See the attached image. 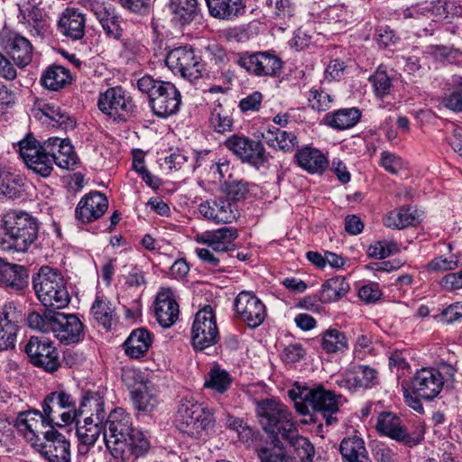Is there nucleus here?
Returning a JSON list of instances; mask_svg holds the SVG:
<instances>
[{"label":"nucleus","mask_w":462,"mask_h":462,"mask_svg":"<svg viewBox=\"0 0 462 462\" xmlns=\"http://www.w3.org/2000/svg\"><path fill=\"white\" fill-rule=\"evenodd\" d=\"M263 138L270 147L283 152H292L298 146V138L294 133L278 128L268 129Z\"/></svg>","instance_id":"nucleus-39"},{"label":"nucleus","mask_w":462,"mask_h":462,"mask_svg":"<svg viewBox=\"0 0 462 462\" xmlns=\"http://www.w3.org/2000/svg\"><path fill=\"white\" fill-rule=\"evenodd\" d=\"M308 101L312 109L319 112L327 111L333 104V97L323 90L311 89Z\"/></svg>","instance_id":"nucleus-55"},{"label":"nucleus","mask_w":462,"mask_h":462,"mask_svg":"<svg viewBox=\"0 0 462 462\" xmlns=\"http://www.w3.org/2000/svg\"><path fill=\"white\" fill-rule=\"evenodd\" d=\"M39 225L35 217L24 211L9 210L1 217L0 248L25 253L36 241Z\"/></svg>","instance_id":"nucleus-4"},{"label":"nucleus","mask_w":462,"mask_h":462,"mask_svg":"<svg viewBox=\"0 0 462 462\" xmlns=\"http://www.w3.org/2000/svg\"><path fill=\"white\" fill-rule=\"evenodd\" d=\"M104 400L97 393L88 392L82 398L77 418L81 416L94 418L97 423H104L106 420V412L104 409Z\"/></svg>","instance_id":"nucleus-34"},{"label":"nucleus","mask_w":462,"mask_h":462,"mask_svg":"<svg viewBox=\"0 0 462 462\" xmlns=\"http://www.w3.org/2000/svg\"><path fill=\"white\" fill-rule=\"evenodd\" d=\"M350 290L349 283L342 276L328 279L321 288V299L324 302L337 301L346 296Z\"/></svg>","instance_id":"nucleus-43"},{"label":"nucleus","mask_w":462,"mask_h":462,"mask_svg":"<svg viewBox=\"0 0 462 462\" xmlns=\"http://www.w3.org/2000/svg\"><path fill=\"white\" fill-rule=\"evenodd\" d=\"M42 412L28 411L20 413L16 420L18 431H25L31 440L35 433H42L47 427L62 428L77 420V409L72 396L63 390L50 393L42 402Z\"/></svg>","instance_id":"nucleus-1"},{"label":"nucleus","mask_w":462,"mask_h":462,"mask_svg":"<svg viewBox=\"0 0 462 462\" xmlns=\"http://www.w3.org/2000/svg\"><path fill=\"white\" fill-rule=\"evenodd\" d=\"M152 342L151 333L147 329L140 328L131 332L123 346L126 356L133 359H138L146 355Z\"/></svg>","instance_id":"nucleus-30"},{"label":"nucleus","mask_w":462,"mask_h":462,"mask_svg":"<svg viewBox=\"0 0 462 462\" xmlns=\"http://www.w3.org/2000/svg\"><path fill=\"white\" fill-rule=\"evenodd\" d=\"M234 308L236 316L253 328L259 327L266 318L265 305L252 291H244L238 293Z\"/></svg>","instance_id":"nucleus-19"},{"label":"nucleus","mask_w":462,"mask_h":462,"mask_svg":"<svg viewBox=\"0 0 462 462\" xmlns=\"http://www.w3.org/2000/svg\"><path fill=\"white\" fill-rule=\"evenodd\" d=\"M0 45L11 55L19 68H24L32 60V45L17 32L4 28L0 32Z\"/></svg>","instance_id":"nucleus-20"},{"label":"nucleus","mask_w":462,"mask_h":462,"mask_svg":"<svg viewBox=\"0 0 462 462\" xmlns=\"http://www.w3.org/2000/svg\"><path fill=\"white\" fill-rule=\"evenodd\" d=\"M34 37H42L47 32V23L43 16L21 23Z\"/></svg>","instance_id":"nucleus-64"},{"label":"nucleus","mask_w":462,"mask_h":462,"mask_svg":"<svg viewBox=\"0 0 462 462\" xmlns=\"http://www.w3.org/2000/svg\"><path fill=\"white\" fill-rule=\"evenodd\" d=\"M24 351L32 365L42 368L48 373H54L60 366L56 346L45 337H31L25 345Z\"/></svg>","instance_id":"nucleus-13"},{"label":"nucleus","mask_w":462,"mask_h":462,"mask_svg":"<svg viewBox=\"0 0 462 462\" xmlns=\"http://www.w3.org/2000/svg\"><path fill=\"white\" fill-rule=\"evenodd\" d=\"M300 167L311 173L323 171L328 166V160L318 149L305 147L295 154Z\"/></svg>","instance_id":"nucleus-36"},{"label":"nucleus","mask_w":462,"mask_h":462,"mask_svg":"<svg viewBox=\"0 0 462 462\" xmlns=\"http://www.w3.org/2000/svg\"><path fill=\"white\" fill-rule=\"evenodd\" d=\"M273 7L272 18L280 30L284 31L295 23L297 6L291 0H266Z\"/></svg>","instance_id":"nucleus-29"},{"label":"nucleus","mask_w":462,"mask_h":462,"mask_svg":"<svg viewBox=\"0 0 462 462\" xmlns=\"http://www.w3.org/2000/svg\"><path fill=\"white\" fill-rule=\"evenodd\" d=\"M459 266L458 259L452 255L450 258L443 256L436 257L428 264V270L430 272H445L455 270Z\"/></svg>","instance_id":"nucleus-60"},{"label":"nucleus","mask_w":462,"mask_h":462,"mask_svg":"<svg viewBox=\"0 0 462 462\" xmlns=\"http://www.w3.org/2000/svg\"><path fill=\"white\" fill-rule=\"evenodd\" d=\"M131 397L135 408L145 412L152 411L158 403L157 397L143 383H140L131 391Z\"/></svg>","instance_id":"nucleus-47"},{"label":"nucleus","mask_w":462,"mask_h":462,"mask_svg":"<svg viewBox=\"0 0 462 462\" xmlns=\"http://www.w3.org/2000/svg\"><path fill=\"white\" fill-rule=\"evenodd\" d=\"M444 384L439 370L421 368L412 377L411 389L417 397L432 400L439 395Z\"/></svg>","instance_id":"nucleus-21"},{"label":"nucleus","mask_w":462,"mask_h":462,"mask_svg":"<svg viewBox=\"0 0 462 462\" xmlns=\"http://www.w3.org/2000/svg\"><path fill=\"white\" fill-rule=\"evenodd\" d=\"M199 211L205 218L223 224L232 223L237 215L236 204L222 197L200 203Z\"/></svg>","instance_id":"nucleus-24"},{"label":"nucleus","mask_w":462,"mask_h":462,"mask_svg":"<svg viewBox=\"0 0 462 462\" xmlns=\"http://www.w3.org/2000/svg\"><path fill=\"white\" fill-rule=\"evenodd\" d=\"M361 118V112L356 107L338 109L333 113H328L325 124L334 129L345 130L355 126Z\"/></svg>","instance_id":"nucleus-35"},{"label":"nucleus","mask_w":462,"mask_h":462,"mask_svg":"<svg viewBox=\"0 0 462 462\" xmlns=\"http://www.w3.org/2000/svg\"><path fill=\"white\" fill-rule=\"evenodd\" d=\"M290 398L294 402L297 411L302 415L309 414L310 411L319 412L325 419L327 425L337 422L334 416L342 404V395L326 390L322 385L316 387H297L289 391Z\"/></svg>","instance_id":"nucleus-6"},{"label":"nucleus","mask_w":462,"mask_h":462,"mask_svg":"<svg viewBox=\"0 0 462 462\" xmlns=\"http://www.w3.org/2000/svg\"><path fill=\"white\" fill-rule=\"evenodd\" d=\"M169 8L175 19L188 23L197 16L199 3L198 0H170Z\"/></svg>","instance_id":"nucleus-45"},{"label":"nucleus","mask_w":462,"mask_h":462,"mask_svg":"<svg viewBox=\"0 0 462 462\" xmlns=\"http://www.w3.org/2000/svg\"><path fill=\"white\" fill-rule=\"evenodd\" d=\"M98 108L114 119L125 120L134 113L135 105L131 96L121 87L107 88L100 93L97 101Z\"/></svg>","instance_id":"nucleus-14"},{"label":"nucleus","mask_w":462,"mask_h":462,"mask_svg":"<svg viewBox=\"0 0 462 462\" xmlns=\"http://www.w3.org/2000/svg\"><path fill=\"white\" fill-rule=\"evenodd\" d=\"M226 146L242 162L256 168L263 166L268 162V154L259 141L234 134L226 140Z\"/></svg>","instance_id":"nucleus-18"},{"label":"nucleus","mask_w":462,"mask_h":462,"mask_svg":"<svg viewBox=\"0 0 462 462\" xmlns=\"http://www.w3.org/2000/svg\"><path fill=\"white\" fill-rule=\"evenodd\" d=\"M136 87L149 96L150 105L155 116L166 118L178 112L181 96L172 83L144 75L137 80Z\"/></svg>","instance_id":"nucleus-7"},{"label":"nucleus","mask_w":462,"mask_h":462,"mask_svg":"<svg viewBox=\"0 0 462 462\" xmlns=\"http://www.w3.org/2000/svg\"><path fill=\"white\" fill-rule=\"evenodd\" d=\"M28 326L43 333L52 332L64 345L76 344L84 338V326L74 314H64L51 310L42 313L32 311L27 316Z\"/></svg>","instance_id":"nucleus-5"},{"label":"nucleus","mask_w":462,"mask_h":462,"mask_svg":"<svg viewBox=\"0 0 462 462\" xmlns=\"http://www.w3.org/2000/svg\"><path fill=\"white\" fill-rule=\"evenodd\" d=\"M72 80L69 69L60 65H51L42 72L40 81L46 89L60 91L70 85Z\"/></svg>","instance_id":"nucleus-32"},{"label":"nucleus","mask_w":462,"mask_h":462,"mask_svg":"<svg viewBox=\"0 0 462 462\" xmlns=\"http://www.w3.org/2000/svg\"><path fill=\"white\" fill-rule=\"evenodd\" d=\"M440 104L454 113H462V77L457 78L441 97Z\"/></svg>","instance_id":"nucleus-49"},{"label":"nucleus","mask_w":462,"mask_h":462,"mask_svg":"<svg viewBox=\"0 0 462 462\" xmlns=\"http://www.w3.org/2000/svg\"><path fill=\"white\" fill-rule=\"evenodd\" d=\"M23 192V179L19 175L0 169V196L7 199H16L20 198Z\"/></svg>","instance_id":"nucleus-44"},{"label":"nucleus","mask_w":462,"mask_h":462,"mask_svg":"<svg viewBox=\"0 0 462 462\" xmlns=\"http://www.w3.org/2000/svg\"><path fill=\"white\" fill-rule=\"evenodd\" d=\"M22 312L14 301H6L0 308V322L19 328Z\"/></svg>","instance_id":"nucleus-54"},{"label":"nucleus","mask_w":462,"mask_h":462,"mask_svg":"<svg viewBox=\"0 0 462 462\" xmlns=\"http://www.w3.org/2000/svg\"><path fill=\"white\" fill-rule=\"evenodd\" d=\"M237 63L256 77H276L282 69V60L270 51L246 52L239 58Z\"/></svg>","instance_id":"nucleus-16"},{"label":"nucleus","mask_w":462,"mask_h":462,"mask_svg":"<svg viewBox=\"0 0 462 462\" xmlns=\"http://www.w3.org/2000/svg\"><path fill=\"white\" fill-rule=\"evenodd\" d=\"M378 383V372L367 365H355L346 370L343 379L338 383L341 387L350 391L369 389Z\"/></svg>","instance_id":"nucleus-25"},{"label":"nucleus","mask_w":462,"mask_h":462,"mask_svg":"<svg viewBox=\"0 0 462 462\" xmlns=\"http://www.w3.org/2000/svg\"><path fill=\"white\" fill-rule=\"evenodd\" d=\"M232 381L233 379L227 371L220 368L219 365H214L208 373L204 387L217 393H224L229 389Z\"/></svg>","instance_id":"nucleus-46"},{"label":"nucleus","mask_w":462,"mask_h":462,"mask_svg":"<svg viewBox=\"0 0 462 462\" xmlns=\"http://www.w3.org/2000/svg\"><path fill=\"white\" fill-rule=\"evenodd\" d=\"M178 430L190 437H199L203 431L213 427L214 419L210 411L192 398H182L175 415Z\"/></svg>","instance_id":"nucleus-9"},{"label":"nucleus","mask_w":462,"mask_h":462,"mask_svg":"<svg viewBox=\"0 0 462 462\" xmlns=\"http://www.w3.org/2000/svg\"><path fill=\"white\" fill-rule=\"evenodd\" d=\"M306 350L300 343L290 344L286 346L282 353V360L286 365H292L304 358Z\"/></svg>","instance_id":"nucleus-58"},{"label":"nucleus","mask_w":462,"mask_h":462,"mask_svg":"<svg viewBox=\"0 0 462 462\" xmlns=\"http://www.w3.org/2000/svg\"><path fill=\"white\" fill-rule=\"evenodd\" d=\"M19 328L0 322V351L14 349Z\"/></svg>","instance_id":"nucleus-57"},{"label":"nucleus","mask_w":462,"mask_h":462,"mask_svg":"<svg viewBox=\"0 0 462 462\" xmlns=\"http://www.w3.org/2000/svg\"><path fill=\"white\" fill-rule=\"evenodd\" d=\"M376 430L382 435L387 436L409 447L418 445L423 439L420 432H409L402 420L390 411L379 414L376 422Z\"/></svg>","instance_id":"nucleus-17"},{"label":"nucleus","mask_w":462,"mask_h":462,"mask_svg":"<svg viewBox=\"0 0 462 462\" xmlns=\"http://www.w3.org/2000/svg\"><path fill=\"white\" fill-rule=\"evenodd\" d=\"M382 296V291L377 283H370L362 286L358 291V297L365 303H374Z\"/></svg>","instance_id":"nucleus-62"},{"label":"nucleus","mask_w":462,"mask_h":462,"mask_svg":"<svg viewBox=\"0 0 462 462\" xmlns=\"http://www.w3.org/2000/svg\"><path fill=\"white\" fill-rule=\"evenodd\" d=\"M208 122L210 127L217 133L224 134L232 130L233 119L230 116L229 111L220 103L215 105L211 109Z\"/></svg>","instance_id":"nucleus-48"},{"label":"nucleus","mask_w":462,"mask_h":462,"mask_svg":"<svg viewBox=\"0 0 462 462\" xmlns=\"http://www.w3.org/2000/svg\"><path fill=\"white\" fill-rule=\"evenodd\" d=\"M108 208L106 197L99 191H91L79 202L75 215L82 223H91L101 217Z\"/></svg>","instance_id":"nucleus-23"},{"label":"nucleus","mask_w":462,"mask_h":462,"mask_svg":"<svg viewBox=\"0 0 462 462\" xmlns=\"http://www.w3.org/2000/svg\"><path fill=\"white\" fill-rule=\"evenodd\" d=\"M105 421L104 439L116 462H134L148 451L149 440L132 427L131 417L124 409H115Z\"/></svg>","instance_id":"nucleus-2"},{"label":"nucleus","mask_w":462,"mask_h":462,"mask_svg":"<svg viewBox=\"0 0 462 462\" xmlns=\"http://www.w3.org/2000/svg\"><path fill=\"white\" fill-rule=\"evenodd\" d=\"M237 230L232 227H222L211 232H206L197 238V241L207 245L217 253H225L235 250V240L237 238Z\"/></svg>","instance_id":"nucleus-27"},{"label":"nucleus","mask_w":462,"mask_h":462,"mask_svg":"<svg viewBox=\"0 0 462 462\" xmlns=\"http://www.w3.org/2000/svg\"><path fill=\"white\" fill-rule=\"evenodd\" d=\"M222 190L226 196V199L236 203V201L245 199L249 189L248 183L244 180H225L222 185Z\"/></svg>","instance_id":"nucleus-53"},{"label":"nucleus","mask_w":462,"mask_h":462,"mask_svg":"<svg viewBox=\"0 0 462 462\" xmlns=\"http://www.w3.org/2000/svg\"><path fill=\"white\" fill-rule=\"evenodd\" d=\"M37 298L45 306L62 309L70 301L69 293L63 275L55 269L42 266L32 278Z\"/></svg>","instance_id":"nucleus-8"},{"label":"nucleus","mask_w":462,"mask_h":462,"mask_svg":"<svg viewBox=\"0 0 462 462\" xmlns=\"http://www.w3.org/2000/svg\"><path fill=\"white\" fill-rule=\"evenodd\" d=\"M369 80L372 82L376 97L382 98L390 95L393 88L392 79L384 69H377L376 71L370 76Z\"/></svg>","instance_id":"nucleus-52"},{"label":"nucleus","mask_w":462,"mask_h":462,"mask_svg":"<svg viewBox=\"0 0 462 462\" xmlns=\"http://www.w3.org/2000/svg\"><path fill=\"white\" fill-rule=\"evenodd\" d=\"M154 314L158 323L164 328L171 327L178 320L180 308L171 289L162 288L158 291Z\"/></svg>","instance_id":"nucleus-22"},{"label":"nucleus","mask_w":462,"mask_h":462,"mask_svg":"<svg viewBox=\"0 0 462 462\" xmlns=\"http://www.w3.org/2000/svg\"><path fill=\"white\" fill-rule=\"evenodd\" d=\"M320 346L329 355L343 353L348 348V340L344 332L329 328L320 335Z\"/></svg>","instance_id":"nucleus-41"},{"label":"nucleus","mask_w":462,"mask_h":462,"mask_svg":"<svg viewBox=\"0 0 462 462\" xmlns=\"http://www.w3.org/2000/svg\"><path fill=\"white\" fill-rule=\"evenodd\" d=\"M256 414L263 430L272 437L287 440L296 450L301 462H310L315 450L310 441L299 436L292 413L280 402L265 399L256 405Z\"/></svg>","instance_id":"nucleus-3"},{"label":"nucleus","mask_w":462,"mask_h":462,"mask_svg":"<svg viewBox=\"0 0 462 462\" xmlns=\"http://www.w3.org/2000/svg\"><path fill=\"white\" fill-rule=\"evenodd\" d=\"M263 101V95L255 91L247 97L242 98L239 102V107L243 112L258 111Z\"/></svg>","instance_id":"nucleus-63"},{"label":"nucleus","mask_w":462,"mask_h":462,"mask_svg":"<svg viewBox=\"0 0 462 462\" xmlns=\"http://www.w3.org/2000/svg\"><path fill=\"white\" fill-rule=\"evenodd\" d=\"M209 14L220 20H233L245 12L244 0H205Z\"/></svg>","instance_id":"nucleus-33"},{"label":"nucleus","mask_w":462,"mask_h":462,"mask_svg":"<svg viewBox=\"0 0 462 462\" xmlns=\"http://www.w3.org/2000/svg\"><path fill=\"white\" fill-rule=\"evenodd\" d=\"M380 164L391 174H398L403 169L402 159L387 151L381 153Z\"/></svg>","instance_id":"nucleus-59"},{"label":"nucleus","mask_w":462,"mask_h":462,"mask_svg":"<svg viewBox=\"0 0 462 462\" xmlns=\"http://www.w3.org/2000/svg\"><path fill=\"white\" fill-rule=\"evenodd\" d=\"M107 37L120 40L123 36L120 15L116 13L109 20L100 24Z\"/></svg>","instance_id":"nucleus-61"},{"label":"nucleus","mask_w":462,"mask_h":462,"mask_svg":"<svg viewBox=\"0 0 462 462\" xmlns=\"http://www.w3.org/2000/svg\"><path fill=\"white\" fill-rule=\"evenodd\" d=\"M168 68L189 80L201 78L202 64L191 47L182 46L170 51L165 60Z\"/></svg>","instance_id":"nucleus-15"},{"label":"nucleus","mask_w":462,"mask_h":462,"mask_svg":"<svg viewBox=\"0 0 462 462\" xmlns=\"http://www.w3.org/2000/svg\"><path fill=\"white\" fill-rule=\"evenodd\" d=\"M22 272L23 269L19 265H8L0 272V280L6 287H10L15 291H21L26 284Z\"/></svg>","instance_id":"nucleus-51"},{"label":"nucleus","mask_w":462,"mask_h":462,"mask_svg":"<svg viewBox=\"0 0 462 462\" xmlns=\"http://www.w3.org/2000/svg\"><path fill=\"white\" fill-rule=\"evenodd\" d=\"M85 14L75 8H66L58 22L60 32L72 40H79L85 35Z\"/></svg>","instance_id":"nucleus-28"},{"label":"nucleus","mask_w":462,"mask_h":462,"mask_svg":"<svg viewBox=\"0 0 462 462\" xmlns=\"http://www.w3.org/2000/svg\"><path fill=\"white\" fill-rule=\"evenodd\" d=\"M417 221V211L410 207L395 208L383 219L384 226L393 229H402L414 225Z\"/></svg>","instance_id":"nucleus-40"},{"label":"nucleus","mask_w":462,"mask_h":462,"mask_svg":"<svg viewBox=\"0 0 462 462\" xmlns=\"http://www.w3.org/2000/svg\"><path fill=\"white\" fill-rule=\"evenodd\" d=\"M90 314L106 329H110L116 316V309L107 297L97 294L92 303Z\"/></svg>","instance_id":"nucleus-38"},{"label":"nucleus","mask_w":462,"mask_h":462,"mask_svg":"<svg viewBox=\"0 0 462 462\" xmlns=\"http://www.w3.org/2000/svg\"><path fill=\"white\" fill-rule=\"evenodd\" d=\"M339 451L343 462H372L368 457L365 441L359 435L345 437L341 440Z\"/></svg>","instance_id":"nucleus-31"},{"label":"nucleus","mask_w":462,"mask_h":462,"mask_svg":"<svg viewBox=\"0 0 462 462\" xmlns=\"http://www.w3.org/2000/svg\"><path fill=\"white\" fill-rule=\"evenodd\" d=\"M81 4L94 14L100 24L117 13L116 8L105 0H81Z\"/></svg>","instance_id":"nucleus-50"},{"label":"nucleus","mask_w":462,"mask_h":462,"mask_svg":"<svg viewBox=\"0 0 462 462\" xmlns=\"http://www.w3.org/2000/svg\"><path fill=\"white\" fill-rule=\"evenodd\" d=\"M219 338L216 315L210 305H206L196 315L191 328L193 346L204 350L215 345Z\"/></svg>","instance_id":"nucleus-12"},{"label":"nucleus","mask_w":462,"mask_h":462,"mask_svg":"<svg viewBox=\"0 0 462 462\" xmlns=\"http://www.w3.org/2000/svg\"><path fill=\"white\" fill-rule=\"evenodd\" d=\"M18 19L20 23L43 16L42 10L38 6L36 0H26L18 4Z\"/></svg>","instance_id":"nucleus-56"},{"label":"nucleus","mask_w":462,"mask_h":462,"mask_svg":"<svg viewBox=\"0 0 462 462\" xmlns=\"http://www.w3.org/2000/svg\"><path fill=\"white\" fill-rule=\"evenodd\" d=\"M45 151L51 152L54 164L61 169L71 170L78 162V156L69 139L49 138Z\"/></svg>","instance_id":"nucleus-26"},{"label":"nucleus","mask_w":462,"mask_h":462,"mask_svg":"<svg viewBox=\"0 0 462 462\" xmlns=\"http://www.w3.org/2000/svg\"><path fill=\"white\" fill-rule=\"evenodd\" d=\"M74 422H76L79 441L87 445H95L101 433L103 423H97L91 417H85L82 421L77 418Z\"/></svg>","instance_id":"nucleus-42"},{"label":"nucleus","mask_w":462,"mask_h":462,"mask_svg":"<svg viewBox=\"0 0 462 462\" xmlns=\"http://www.w3.org/2000/svg\"><path fill=\"white\" fill-rule=\"evenodd\" d=\"M23 438L35 448L49 462H69L70 444L65 436L54 428L42 430V433H35L37 439L31 440L25 431H19Z\"/></svg>","instance_id":"nucleus-10"},{"label":"nucleus","mask_w":462,"mask_h":462,"mask_svg":"<svg viewBox=\"0 0 462 462\" xmlns=\"http://www.w3.org/2000/svg\"><path fill=\"white\" fill-rule=\"evenodd\" d=\"M34 107L37 111L41 112L42 116L54 122L53 126L60 127L65 131L74 129L76 125L75 121L56 104L40 100L35 103Z\"/></svg>","instance_id":"nucleus-37"},{"label":"nucleus","mask_w":462,"mask_h":462,"mask_svg":"<svg viewBox=\"0 0 462 462\" xmlns=\"http://www.w3.org/2000/svg\"><path fill=\"white\" fill-rule=\"evenodd\" d=\"M45 148L46 141L40 143L31 135L19 142V152L27 167L44 178L51 174L54 164L51 152Z\"/></svg>","instance_id":"nucleus-11"}]
</instances>
